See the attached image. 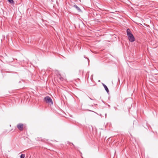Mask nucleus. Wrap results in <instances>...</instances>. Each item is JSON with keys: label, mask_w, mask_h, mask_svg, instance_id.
Masks as SVG:
<instances>
[{"label": "nucleus", "mask_w": 158, "mask_h": 158, "mask_svg": "<svg viewBox=\"0 0 158 158\" xmlns=\"http://www.w3.org/2000/svg\"><path fill=\"white\" fill-rule=\"evenodd\" d=\"M74 7H75L78 11H81V9H80V8L76 5H74Z\"/></svg>", "instance_id": "nucleus-6"}, {"label": "nucleus", "mask_w": 158, "mask_h": 158, "mask_svg": "<svg viewBox=\"0 0 158 158\" xmlns=\"http://www.w3.org/2000/svg\"><path fill=\"white\" fill-rule=\"evenodd\" d=\"M8 1L11 4L14 5L15 3L14 2L13 0H8Z\"/></svg>", "instance_id": "nucleus-5"}, {"label": "nucleus", "mask_w": 158, "mask_h": 158, "mask_svg": "<svg viewBox=\"0 0 158 158\" xmlns=\"http://www.w3.org/2000/svg\"><path fill=\"white\" fill-rule=\"evenodd\" d=\"M127 32L129 41L131 42H134L135 40V38L129 29H127Z\"/></svg>", "instance_id": "nucleus-1"}, {"label": "nucleus", "mask_w": 158, "mask_h": 158, "mask_svg": "<svg viewBox=\"0 0 158 158\" xmlns=\"http://www.w3.org/2000/svg\"><path fill=\"white\" fill-rule=\"evenodd\" d=\"M60 79V80L61 81H63V78L62 77H60L59 78Z\"/></svg>", "instance_id": "nucleus-8"}, {"label": "nucleus", "mask_w": 158, "mask_h": 158, "mask_svg": "<svg viewBox=\"0 0 158 158\" xmlns=\"http://www.w3.org/2000/svg\"><path fill=\"white\" fill-rule=\"evenodd\" d=\"M17 126L20 131H22L23 130V124L19 123L17 125Z\"/></svg>", "instance_id": "nucleus-3"}, {"label": "nucleus", "mask_w": 158, "mask_h": 158, "mask_svg": "<svg viewBox=\"0 0 158 158\" xmlns=\"http://www.w3.org/2000/svg\"><path fill=\"white\" fill-rule=\"evenodd\" d=\"M25 155L24 154H22L20 156V158H24Z\"/></svg>", "instance_id": "nucleus-7"}, {"label": "nucleus", "mask_w": 158, "mask_h": 158, "mask_svg": "<svg viewBox=\"0 0 158 158\" xmlns=\"http://www.w3.org/2000/svg\"><path fill=\"white\" fill-rule=\"evenodd\" d=\"M45 101L48 103L53 104V102L52 99L49 96H46L44 98Z\"/></svg>", "instance_id": "nucleus-2"}, {"label": "nucleus", "mask_w": 158, "mask_h": 158, "mask_svg": "<svg viewBox=\"0 0 158 158\" xmlns=\"http://www.w3.org/2000/svg\"><path fill=\"white\" fill-rule=\"evenodd\" d=\"M103 86H104V88H105L106 90V91L107 93H108L109 92V89H108V88L104 84H103Z\"/></svg>", "instance_id": "nucleus-4"}]
</instances>
